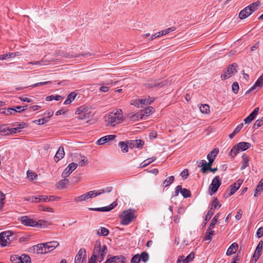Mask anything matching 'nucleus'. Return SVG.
Masks as SVG:
<instances>
[{"mask_svg":"<svg viewBox=\"0 0 263 263\" xmlns=\"http://www.w3.org/2000/svg\"><path fill=\"white\" fill-rule=\"evenodd\" d=\"M195 257V254L192 252L190 253L185 258H183L182 263H189Z\"/></svg>","mask_w":263,"mask_h":263,"instance_id":"obj_38","label":"nucleus"},{"mask_svg":"<svg viewBox=\"0 0 263 263\" xmlns=\"http://www.w3.org/2000/svg\"><path fill=\"white\" fill-rule=\"evenodd\" d=\"M65 155V152L64 150V148L62 146H60L57 153L55 154L54 156V160L56 162H58L59 160L62 159Z\"/></svg>","mask_w":263,"mask_h":263,"instance_id":"obj_24","label":"nucleus"},{"mask_svg":"<svg viewBox=\"0 0 263 263\" xmlns=\"http://www.w3.org/2000/svg\"><path fill=\"white\" fill-rule=\"evenodd\" d=\"M112 187L108 186V187H106L103 188L101 190H99V192H100V195H101L103 193H109V192H111L112 191Z\"/></svg>","mask_w":263,"mask_h":263,"instance_id":"obj_54","label":"nucleus"},{"mask_svg":"<svg viewBox=\"0 0 263 263\" xmlns=\"http://www.w3.org/2000/svg\"><path fill=\"white\" fill-rule=\"evenodd\" d=\"M78 164L74 162L70 163L68 166L64 170L62 176L63 178H67L77 167Z\"/></svg>","mask_w":263,"mask_h":263,"instance_id":"obj_17","label":"nucleus"},{"mask_svg":"<svg viewBox=\"0 0 263 263\" xmlns=\"http://www.w3.org/2000/svg\"><path fill=\"white\" fill-rule=\"evenodd\" d=\"M81 160L79 162V165L80 166H83L85 165V164L88 162V160L86 157L84 156H81Z\"/></svg>","mask_w":263,"mask_h":263,"instance_id":"obj_50","label":"nucleus"},{"mask_svg":"<svg viewBox=\"0 0 263 263\" xmlns=\"http://www.w3.org/2000/svg\"><path fill=\"white\" fill-rule=\"evenodd\" d=\"M207 159L209 160L208 163H207L205 160H202L199 163V164H201V165H198L199 166L201 167V170L203 173H205L207 171H208V169L211 167V165L215 159L214 158Z\"/></svg>","mask_w":263,"mask_h":263,"instance_id":"obj_16","label":"nucleus"},{"mask_svg":"<svg viewBox=\"0 0 263 263\" xmlns=\"http://www.w3.org/2000/svg\"><path fill=\"white\" fill-rule=\"evenodd\" d=\"M126 263V258L123 255L114 256L108 258L105 263Z\"/></svg>","mask_w":263,"mask_h":263,"instance_id":"obj_18","label":"nucleus"},{"mask_svg":"<svg viewBox=\"0 0 263 263\" xmlns=\"http://www.w3.org/2000/svg\"><path fill=\"white\" fill-rule=\"evenodd\" d=\"M48 122V119L46 118H41L38 120H34L33 123H36L38 125H43Z\"/></svg>","mask_w":263,"mask_h":263,"instance_id":"obj_45","label":"nucleus"},{"mask_svg":"<svg viewBox=\"0 0 263 263\" xmlns=\"http://www.w3.org/2000/svg\"><path fill=\"white\" fill-rule=\"evenodd\" d=\"M47 62V61L44 59H43L41 61H35V62H29L27 64L28 65H40V64H41L42 63H44V62Z\"/></svg>","mask_w":263,"mask_h":263,"instance_id":"obj_61","label":"nucleus"},{"mask_svg":"<svg viewBox=\"0 0 263 263\" xmlns=\"http://www.w3.org/2000/svg\"><path fill=\"white\" fill-rule=\"evenodd\" d=\"M120 217L122 218L121 224L127 225L135 218V211L130 209L124 211Z\"/></svg>","mask_w":263,"mask_h":263,"instance_id":"obj_6","label":"nucleus"},{"mask_svg":"<svg viewBox=\"0 0 263 263\" xmlns=\"http://www.w3.org/2000/svg\"><path fill=\"white\" fill-rule=\"evenodd\" d=\"M176 29V27L174 26L165 29V35L168 34L169 33L175 31Z\"/></svg>","mask_w":263,"mask_h":263,"instance_id":"obj_64","label":"nucleus"},{"mask_svg":"<svg viewBox=\"0 0 263 263\" xmlns=\"http://www.w3.org/2000/svg\"><path fill=\"white\" fill-rule=\"evenodd\" d=\"M214 231H210L209 230L208 233L206 232V236H205L204 240H211L212 236L214 234Z\"/></svg>","mask_w":263,"mask_h":263,"instance_id":"obj_47","label":"nucleus"},{"mask_svg":"<svg viewBox=\"0 0 263 263\" xmlns=\"http://www.w3.org/2000/svg\"><path fill=\"white\" fill-rule=\"evenodd\" d=\"M107 251L106 245L101 246L100 241H97L95 244L92 255L89 261L95 263L96 260L101 262L104 258Z\"/></svg>","mask_w":263,"mask_h":263,"instance_id":"obj_1","label":"nucleus"},{"mask_svg":"<svg viewBox=\"0 0 263 263\" xmlns=\"http://www.w3.org/2000/svg\"><path fill=\"white\" fill-rule=\"evenodd\" d=\"M44 247L42 243L38 244L36 246L33 247V251L36 252L37 254H45L44 253Z\"/></svg>","mask_w":263,"mask_h":263,"instance_id":"obj_30","label":"nucleus"},{"mask_svg":"<svg viewBox=\"0 0 263 263\" xmlns=\"http://www.w3.org/2000/svg\"><path fill=\"white\" fill-rule=\"evenodd\" d=\"M88 195L86 193L84 194H83L81 196H78L77 197H76L74 199V201L77 202V203H78V202H82V201H85L87 199H88Z\"/></svg>","mask_w":263,"mask_h":263,"instance_id":"obj_32","label":"nucleus"},{"mask_svg":"<svg viewBox=\"0 0 263 263\" xmlns=\"http://www.w3.org/2000/svg\"><path fill=\"white\" fill-rule=\"evenodd\" d=\"M86 261V252L84 249H80L78 254H77L75 259L74 263H85Z\"/></svg>","mask_w":263,"mask_h":263,"instance_id":"obj_14","label":"nucleus"},{"mask_svg":"<svg viewBox=\"0 0 263 263\" xmlns=\"http://www.w3.org/2000/svg\"><path fill=\"white\" fill-rule=\"evenodd\" d=\"M237 65L236 63H233L230 65L226 71L221 74V78L222 80H226L230 78L232 75L237 72Z\"/></svg>","mask_w":263,"mask_h":263,"instance_id":"obj_9","label":"nucleus"},{"mask_svg":"<svg viewBox=\"0 0 263 263\" xmlns=\"http://www.w3.org/2000/svg\"><path fill=\"white\" fill-rule=\"evenodd\" d=\"M12 234L11 232H4L0 233V239L1 240V245L3 247L7 246L10 244Z\"/></svg>","mask_w":263,"mask_h":263,"instance_id":"obj_10","label":"nucleus"},{"mask_svg":"<svg viewBox=\"0 0 263 263\" xmlns=\"http://www.w3.org/2000/svg\"><path fill=\"white\" fill-rule=\"evenodd\" d=\"M211 208L210 210L213 211V209H216L217 207L220 208L221 206V204L219 203L218 200L217 198H215L211 203Z\"/></svg>","mask_w":263,"mask_h":263,"instance_id":"obj_31","label":"nucleus"},{"mask_svg":"<svg viewBox=\"0 0 263 263\" xmlns=\"http://www.w3.org/2000/svg\"><path fill=\"white\" fill-rule=\"evenodd\" d=\"M122 112L121 109L117 110L115 112H111L107 116L108 125L115 126L116 125L120 123L122 121Z\"/></svg>","mask_w":263,"mask_h":263,"instance_id":"obj_3","label":"nucleus"},{"mask_svg":"<svg viewBox=\"0 0 263 263\" xmlns=\"http://www.w3.org/2000/svg\"><path fill=\"white\" fill-rule=\"evenodd\" d=\"M200 110L203 114H208L210 112V107L208 104H205L200 107Z\"/></svg>","mask_w":263,"mask_h":263,"instance_id":"obj_44","label":"nucleus"},{"mask_svg":"<svg viewBox=\"0 0 263 263\" xmlns=\"http://www.w3.org/2000/svg\"><path fill=\"white\" fill-rule=\"evenodd\" d=\"M154 111V108L152 107H148L143 110H141L136 114L132 115L130 118L132 120H139L143 119L145 117L149 116Z\"/></svg>","mask_w":263,"mask_h":263,"instance_id":"obj_7","label":"nucleus"},{"mask_svg":"<svg viewBox=\"0 0 263 263\" xmlns=\"http://www.w3.org/2000/svg\"><path fill=\"white\" fill-rule=\"evenodd\" d=\"M164 34V30H162L160 32H157L155 34H153L151 37V40H152L154 39H156V38H157L159 36H161L162 35H163Z\"/></svg>","mask_w":263,"mask_h":263,"instance_id":"obj_58","label":"nucleus"},{"mask_svg":"<svg viewBox=\"0 0 263 263\" xmlns=\"http://www.w3.org/2000/svg\"><path fill=\"white\" fill-rule=\"evenodd\" d=\"M263 235V227H260L256 232V236L258 238H260Z\"/></svg>","mask_w":263,"mask_h":263,"instance_id":"obj_60","label":"nucleus"},{"mask_svg":"<svg viewBox=\"0 0 263 263\" xmlns=\"http://www.w3.org/2000/svg\"><path fill=\"white\" fill-rule=\"evenodd\" d=\"M149 258L148 254L146 252H143L140 255L136 254L132 258L130 263H139L141 260L145 262Z\"/></svg>","mask_w":263,"mask_h":263,"instance_id":"obj_13","label":"nucleus"},{"mask_svg":"<svg viewBox=\"0 0 263 263\" xmlns=\"http://www.w3.org/2000/svg\"><path fill=\"white\" fill-rule=\"evenodd\" d=\"M213 214V211H211V210H209L206 215L205 216L204 225L205 226L206 224L207 221L211 218Z\"/></svg>","mask_w":263,"mask_h":263,"instance_id":"obj_49","label":"nucleus"},{"mask_svg":"<svg viewBox=\"0 0 263 263\" xmlns=\"http://www.w3.org/2000/svg\"><path fill=\"white\" fill-rule=\"evenodd\" d=\"M221 184V180L218 176H215L209 186L210 194L212 195L215 193Z\"/></svg>","mask_w":263,"mask_h":263,"instance_id":"obj_8","label":"nucleus"},{"mask_svg":"<svg viewBox=\"0 0 263 263\" xmlns=\"http://www.w3.org/2000/svg\"><path fill=\"white\" fill-rule=\"evenodd\" d=\"M263 85V74L257 79L253 86H252L246 92V94L253 91L257 87L260 88Z\"/></svg>","mask_w":263,"mask_h":263,"instance_id":"obj_22","label":"nucleus"},{"mask_svg":"<svg viewBox=\"0 0 263 263\" xmlns=\"http://www.w3.org/2000/svg\"><path fill=\"white\" fill-rule=\"evenodd\" d=\"M175 178L173 176L167 177L165 179V186H168L174 181Z\"/></svg>","mask_w":263,"mask_h":263,"instance_id":"obj_53","label":"nucleus"},{"mask_svg":"<svg viewBox=\"0 0 263 263\" xmlns=\"http://www.w3.org/2000/svg\"><path fill=\"white\" fill-rule=\"evenodd\" d=\"M129 147L130 148H141L144 144V142L140 139L132 140L128 141Z\"/></svg>","mask_w":263,"mask_h":263,"instance_id":"obj_21","label":"nucleus"},{"mask_svg":"<svg viewBox=\"0 0 263 263\" xmlns=\"http://www.w3.org/2000/svg\"><path fill=\"white\" fill-rule=\"evenodd\" d=\"M10 259L13 263H31L30 257L26 254H23L21 256L18 255L12 256Z\"/></svg>","mask_w":263,"mask_h":263,"instance_id":"obj_11","label":"nucleus"},{"mask_svg":"<svg viewBox=\"0 0 263 263\" xmlns=\"http://www.w3.org/2000/svg\"><path fill=\"white\" fill-rule=\"evenodd\" d=\"M88 195V198H91L95 197L98 195H100V192H99V190L98 191H91L90 192H88L87 193Z\"/></svg>","mask_w":263,"mask_h":263,"instance_id":"obj_43","label":"nucleus"},{"mask_svg":"<svg viewBox=\"0 0 263 263\" xmlns=\"http://www.w3.org/2000/svg\"><path fill=\"white\" fill-rule=\"evenodd\" d=\"M263 179H261L258 183L256 188L255 190L254 196L255 197L258 196L263 191Z\"/></svg>","mask_w":263,"mask_h":263,"instance_id":"obj_27","label":"nucleus"},{"mask_svg":"<svg viewBox=\"0 0 263 263\" xmlns=\"http://www.w3.org/2000/svg\"><path fill=\"white\" fill-rule=\"evenodd\" d=\"M119 146L123 153H127L128 151V148L129 147L128 141H127V142L123 141L120 142L119 143Z\"/></svg>","mask_w":263,"mask_h":263,"instance_id":"obj_29","label":"nucleus"},{"mask_svg":"<svg viewBox=\"0 0 263 263\" xmlns=\"http://www.w3.org/2000/svg\"><path fill=\"white\" fill-rule=\"evenodd\" d=\"M242 182L243 180L240 179H239L236 182L231 185L229 187L230 191L227 192L224 194V197L226 198H227L233 195L236 192V191L240 187Z\"/></svg>","mask_w":263,"mask_h":263,"instance_id":"obj_12","label":"nucleus"},{"mask_svg":"<svg viewBox=\"0 0 263 263\" xmlns=\"http://www.w3.org/2000/svg\"><path fill=\"white\" fill-rule=\"evenodd\" d=\"M27 177L31 180H33L37 176V175L35 173L30 171H27Z\"/></svg>","mask_w":263,"mask_h":263,"instance_id":"obj_52","label":"nucleus"},{"mask_svg":"<svg viewBox=\"0 0 263 263\" xmlns=\"http://www.w3.org/2000/svg\"><path fill=\"white\" fill-rule=\"evenodd\" d=\"M238 248V245L237 243H232L228 248L226 253L227 255L230 256L234 254L237 251Z\"/></svg>","mask_w":263,"mask_h":263,"instance_id":"obj_25","label":"nucleus"},{"mask_svg":"<svg viewBox=\"0 0 263 263\" xmlns=\"http://www.w3.org/2000/svg\"><path fill=\"white\" fill-rule=\"evenodd\" d=\"M117 205V203L114 202L109 205L101 208V212H107L113 209L115 206Z\"/></svg>","mask_w":263,"mask_h":263,"instance_id":"obj_36","label":"nucleus"},{"mask_svg":"<svg viewBox=\"0 0 263 263\" xmlns=\"http://www.w3.org/2000/svg\"><path fill=\"white\" fill-rule=\"evenodd\" d=\"M91 116V112L90 111H87L86 112L81 114L79 117H78V119L79 120L87 119L90 118Z\"/></svg>","mask_w":263,"mask_h":263,"instance_id":"obj_37","label":"nucleus"},{"mask_svg":"<svg viewBox=\"0 0 263 263\" xmlns=\"http://www.w3.org/2000/svg\"><path fill=\"white\" fill-rule=\"evenodd\" d=\"M5 199V195L2 192H0V208L2 209L4 205V201Z\"/></svg>","mask_w":263,"mask_h":263,"instance_id":"obj_55","label":"nucleus"},{"mask_svg":"<svg viewBox=\"0 0 263 263\" xmlns=\"http://www.w3.org/2000/svg\"><path fill=\"white\" fill-rule=\"evenodd\" d=\"M219 153V149L217 148H214L207 156V158H213L215 159L217 155Z\"/></svg>","mask_w":263,"mask_h":263,"instance_id":"obj_40","label":"nucleus"},{"mask_svg":"<svg viewBox=\"0 0 263 263\" xmlns=\"http://www.w3.org/2000/svg\"><path fill=\"white\" fill-rule=\"evenodd\" d=\"M242 165L241 166V170H243L245 169L247 166H248L249 164V158L248 157L245 155L242 156Z\"/></svg>","mask_w":263,"mask_h":263,"instance_id":"obj_33","label":"nucleus"},{"mask_svg":"<svg viewBox=\"0 0 263 263\" xmlns=\"http://www.w3.org/2000/svg\"><path fill=\"white\" fill-rule=\"evenodd\" d=\"M153 102L146 99H140L136 100L134 105L138 107H143L144 105H149Z\"/></svg>","mask_w":263,"mask_h":263,"instance_id":"obj_23","label":"nucleus"},{"mask_svg":"<svg viewBox=\"0 0 263 263\" xmlns=\"http://www.w3.org/2000/svg\"><path fill=\"white\" fill-rule=\"evenodd\" d=\"M42 245H44V253H47L55 249L59 246V243L57 241H52L46 243H42Z\"/></svg>","mask_w":263,"mask_h":263,"instance_id":"obj_15","label":"nucleus"},{"mask_svg":"<svg viewBox=\"0 0 263 263\" xmlns=\"http://www.w3.org/2000/svg\"><path fill=\"white\" fill-rule=\"evenodd\" d=\"M243 126V124L240 123V124H239L238 125H237L236 126V127L235 128V129L234 130L233 132L236 134H238L240 131V130L242 129Z\"/></svg>","mask_w":263,"mask_h":263,"instance_id":"obj_62","label":"nucleus"},{"mask_svg":"<svg viewBox=\"0 0 263 263\" xmlns=\"http://www.w3.org/2000/svg\"><path fill=\"white\" fill-rule=\"evenodd\" d=\"M263 124V119H259L256 120L255 122L254 123L253 125V128L254 129H257L258 127H259L260 126H261Z\"/></svg>","mask_w":263,"mask_h":263,"instance_id":"obj_46","label":"nucleus"},{"mask_svg":"<svg viewBox=\"0 0 263 263\" xmlns=\"http://www.w3.org/2000/svg\"><path fill=\"white\" fill-rule=\"evenodd\" d=\"M62 98V96H60V95H56V96L51 95V96L47 97L46 98V100L47 101H52L53 100H55L56 101H59Z\"/></svg>","mask_w":263,"mask_h":263,"instance_id":"obj_42","label":"nucleus"},{"mask_svg":"<svg viewBox=\"0 0 263 263\" xmlns=\"http://www.w3.org/2000/svg\"><path fill=\"white\" fill-rule=\"evenodd\" d=\"M40 210L43 211H46L49 212H53V209L50 207H44L43 206H41Z\"/></svg>","mask_w":263,"mask_h":263,"instance_id":"obj_63","label":"nucleus"},{"mask_svg":"<svg viewBox=\"0 0 263 263\" xmlns=\"http://www.w3.org/2000/svg\"><path fill=\"white\" fill-rule=\"evenodd\" d=\"M262 246H263V241L262 240H260L258 245L257 246V247L255 249V251L254 252V253L253 256V260H254L255 262H256L257 260L259 259L262 249Z\"/></svg>","mask_w":263,"mask_h":263,"instance_id":"obj_20","label":"nucleus"},{"mask_svg":"<svg viewBox=\"0 0 263 263\" xmlns=\"http://www.w3.org/2000/svg\"><path fill=\"white\" fill-rule=\"evenodd\" d=\"M21 110H17L13 108H9L6 109L7 115L14 114L15 112H21Z\"/></svg>","mask_w":263,"mask_h":263,"instance_id":"obj_48","label":"nucleus"},{"mask_svg":"<svg viewBox=\"0 0 263 263\" xmlns=\"http://www.w3.org/2000/svg\"><path fill=\"white\" fill-rule=\"evenodd\" d=\"M107 142V140L105 136L102 137L101 138L99 139L97 142V144L98 145H103V144Z\"/></svg>","mask_w":263,"mask_h":263,"instance_id":"obj_57","label":"nucleus"},{"mask_svg":"<svg viewBox=\"0 0 263 263\" xmlns=\"http://www.w3.org/2000/svg\"><path fill=\"white\" fill-rule=\"evenodd\" d=\"M51 83H52L51 81L42 82H39V83H35V84H33L32 85H30V86L32 87H35L39 86H41V85H46V84H51Z\"/></svg>","mask_w":263,"mask_h":263,"instance_id":"obj_56","label":"nucleus"},{"mask_svg":"<svg viewBox=\"0 0 263 263\" xmlns=\"http://www.w3.org/2000/svg\"><path fill=\"white\" fill-rule=\"evenodd\" d=\"M182 194L184 198H187L191 196V192L190 190L186 189H182L181 185H178L175 189V195H178L179 193Z\"/></svg>","mask_w":263,"mask_h":263,"instance_id":"obj_19","label":"nucleus"},{"mask_svg":"<svg viewBox=\"0 0 263 263\" xmlns=\"http://www.w3.org/2000/svg\"><path fill=\"white\" fill-rule=\"evenodd\" d=\"M36 198H37V200L36 201H34V202H40L41 201L44 202H47L48 200V196H45V195H39L38 196H36Z\"/></svg>","mask_w":263,"mask_h":263,"instance_id":"obj_41","label":"nucleus"},{"mask_svg":"<svg viewBox=\"0 0 263 263\" xmlns=\"http://www.w3.org/2000/svg\"><path fill=\"white\" fill-rule=\"evenodd\" d=\"M68 180L65 178L64 179H62L58 182L57 187L59 189H63L68 184Z\"/></svg>","mask_w":263,"mask_h":263,"instance_id":"obj_34","label":"nucleus"},{"mask_svg":"<svg viewBox=\"0 0 263 263\" xmlns=\"http://www.w3.org/2000/svg\"><path fill=\"white\" fill-rule=\"evenodd\" d=\"M220 216L219 213L216 214L215 216L212 219V222H211L209 226L208 229L206 230V233H208V231L209 230H211V229H213L215 227V224L217 222V220L219 218Z\"/></svg>","mask_w":263,"mask_h":263,"instance_id":"obj_28","label":"nucleus"},{"mask_svg":"<svg viewBox=\"0 0 263 263\" xmlns=\"http://www.w3.org/2000/svg\"><path fill=\"white\" fill-rule=\"evenodd\" d=\"M251 146V144L249 142H240L233 147L230 151V154L233 157L240 151H245L249 149Z\"/></svg>","mask_w":263,"mask_h":263,"instance_id":"obj_5","label":"nucleus"},{"mask_svg":"<svg viewBox=\"0 0 263 263\" xmlns=\"http://www.w3.org/2000/svg\"><path fill=\"white\" fill-rule=\"evenodd\" d=\"M26 126L25 123H21L19 124L16 127L9 128V132L10 134H15L21 132V129L23 128Z\"/></svg>","mask_w":263,"mask_h":263,"instance_id":"obj_26","label":"nucleus"},{"mask_svg":"<svg viewBox=\"0 0 263 263\" xmlns=\"http://www.w3.org/2000/svg\"><path fill=\"white\" fill-rule=\"evenodd\" d=\"M108 234L109 230L104 227H101L97 232V234L99 236H107Z\"/></svg>","mask_w":263,"mask_h":263,"instance_id":"obj_35","label":"nucleus"},{"mask_svg":"<svg viewBox=\"0 0 263 263\" xmlns=\"http://www.w3.org/2000/svg\"><path fill=\"white\" fill-rule=\"evenodd\" d=\"M77 94L74 92H72L68 95L67 99L70 100L69 102H72L73 100H74Z\"/></svg>","mask_w":263,"mask_h":263,"instance_id":"obj_59","label":"nucleus"},{"mask_svg":"<svg viewBox=\"0 0 263 263\" xmlns=\"http://www.w3.org/2000/svg\"><path fill=\"white\" fill-rule=\"evenodd\" d=\"M18 220L26 226L41 228L45 225V221L43 220H34L27 216H24L18 218Z\"/></svg>","mask_w":263,"mask_h":263,"instance_id":"obj_4","label":"nucleus"},{"mask_svg":"<svg viewBox=\"0 0 263 263\" xmlns=\"http://www.w3.org/2000/svg\"><path fill=\"white\" fill-rule=\"evenodd\" d=\"M87 111H88V109L87 107L85 106H81L77 108V110L76 111V114L80 115L81 114L86 112Z\"/></svg>","mask_w":263,"mask_h":263,"instance_id":"obj_39","label":"nucleus"},{"mask_svg":"<svg viewBox=\"0 0 263 263\" xmlns=\"http://www.w3.org/2000/svg\"><path fill=\"white\" fill-rule=\"evenodd\" d=\"M260 5L259 1H256L251 4L248 6L242 9L239 14V17L241 20H243L248 17L253 12L256 11Z\"/></svg>","mask_w":263,"mask_h":263,"instance_id":"obj_2","label":"nucleus"},{"mask_svg":"<svg viewBox=\"0 0 263 263\" xmlns=\"http://www.w3.org/2000/svg\"><path fill=\"white\" fill-rule=\"evenodd\" d=\"M239 87L237 82H234L232 85V89L233 92L235 94L238 93Z\"/></svg>","mask_w":263,"mask_h":263,"instance_id":"obj_51","label":"nucleus"}]
</instances>
